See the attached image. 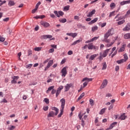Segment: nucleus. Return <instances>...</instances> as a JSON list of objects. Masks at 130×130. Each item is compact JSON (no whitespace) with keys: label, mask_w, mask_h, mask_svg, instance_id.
I'll return each mask as SVG.
<instances>
[{"label":"nucleus","mask_w":130,"mask_h":130,"mask_svg":"<svg viewBox=\"0 0 130 130\" xmlns=\"http://www.w3.org/2000/svg\"><path fill=\"white\" fill-rule=\"evenodd\" d=\"M95 13H96V10L95 9H93L92 11L88 13V15H87V16L88 17H91L93 16V15L95 14Z\"/></svg>","instance_id":"ddd939ff"},{"label":"nucleus","mask_w":130,"mask_h":130,"mask_svg":"<svg viewBox=\"0 0 130 130\" xmlns=\"http://www.w3.org/2000/svg\"><path fill=\"white\" fill-rule=\"evenodd\" d=\"M106 68H107V66L106 65V62H105L103 63L102 70H106Z\"/></svg>","instance_id":"c9c22d12"},{"label":"nucleus","mask_w":130,"mask_h":130,"mask_svg":"<svg viewBox=\"0 0 130 130\" xmlns=\"http://www.w3.org/2000/svg\"><path fill=\"white\" fill-rule=\"evenodd\" d=\"M53 89H54V86H50L48 88V90L46 91V93L47 94H48L49 92H50V91H51V90H53Z\"/></svg>","instance_id":"393cba45"},{"label":"nucleus","mask_w":130,"mask_h":130,"mask_svg":"<svg viewBox=\"0 0 130 130\" xmlns=\"http://www.w3.org/2000/svg\"><path fill=\"white\" fill-rule=\"evenodd\" d=\"M44 102L46 104H48L49 103V100L47 98H45L44 99Z\"/></svg>","instance_id":"8fccbe9b"},{"label":"nucleus","mask_w":130,"mask_h":130,"mask_svg":"<svg viewBox=\"0 0 130 130\" xmlns=\"http://www.w3.org/2000/svg\"><path fill=\"white\" fill-rule=\"evenodd\" d=\"M126 47V45L124 44L122 46L120 49L118 50V52H122V51H124L125 49V47Z\"/></svg>","instance_id":"f3484780"},{"label":"nucleus","mask_w":130,"mask_h":130,"mask_svg":"<svg viewBox=\"0 0 130 130\" xmlns=\"http://www.w3.org/2000/svg\"><path fill=\"white\" fill-rule=\"evenodd\" d=\"M126 117H127V116L125 115V113H123L118 118V119H120L121 120H124V119H125V118H126Z\"/></svg>","instance_id":"4468645a"},{"label":"nucleus","mask_w":130,"mask_h":130,"mask_svg":"<svg viewBox=\"0 0 130 130\" xmlns=\"http://www.w3.org/2000/svg\"><path fill=\"white\" fill-rule=\"evenodd\" d=\"M32 51L31 50H29L28 51V55H31V54H32Z\"/></svg>","instance_id":"774afa93"},{"label":"nucleus","mask_w":130,"mask_h":130,"mask_svg":"<svg viewBox=\"0 0 130 130\" xmlns=\"http://www.w3.org/2000/svg\"><path fill=\"white\" fill-rule=\"evenodd\" d=\"M9 20H10V18L7 17L6 18H4L3 19V21H4V22H8V21H9Z\"/></svg>","instance_id":"5fc2aeb1"},{"label":"nucleus","mask_w":130,"mask_h":130,"mask_svg":"<svg viewBox=\"0 0 130 130\" xmlns=\"http://www.w3.org/2000/svg\"><path fill=\"white\" fill-rule=\"evenodd\" d=\"M107 32L110 34V35L111 36L114 34V30H113V28H111L110 29H108Z\"/></svg>","instance_id":"aec40b11"},{"label":"nucleus","mask_w":130,"mask_h":130,"mask_svg":"<svg viewBox=\"0 0 130 130\" xmlns=\"http://www.w3.org/2000/svg\"><path fill=\"white\" fill-rule=\"evenodd\" d=\"M55 114L54 112L50 111L48 115V117H54Z\"/></svg>","instance_id":"6ab92c4d"},{"label":"nucleus","mask_w":130,"mask_h":130,"mask_svg":"<svg viewBox=\"0 0 130 130\" xmlns=\"http://www.w3.org/2000/svg\"><path fill=\"white\" fill-rule=\"evenodd\" d=\"M89 103L91 106H93L94 105V100L92 99L89 100Z\"/></svg>","instance_id":"c03bdc74"},{"label":"nucleus","mask_w":130,"mask_h":130,"mask_svg":"<svg viewBox=\"0 0 130 130\" xmlns=\"http://www.w3.org/2000/svg\"><path fill=\"white\" fill-rule=\"evenodd\" d=\"M124 39H130V33H127L124 36Z\"/></svg>","instance_id":"c85d7f7f"},{"label":"nucleus","mask_w":130,"mask_h":130,"mask_svg":"<svg viewBox=\"0 0 130 130\" xmlns=\"http://www.w3.org/2000/svg\"><path fill=\"white\" fill-rule=\"evenodd\" d=\"M62 114H63V109H60V113L58 115V117H61V115H62Z\"/></svg>","instance_id":"72a5a7b5"},{"label":"nucleus","mask_w":130,"mask_h":130,"mask_svg":"<svg viewBox=\"0 0 130 130\" xmlns=\"http://www.w3.org/2000/svg\"><path fill=\"white\" fill-rule=\"evenodd\" d=\"M124 23H125V20H123L117 22V25H122Z\"/></svg>","instance_id":"473e14b6"},{"label":"nucleus","mask_w":130,"mask_h":130,"mask_svg":"<svg viewBox=\"0 0 130 130\" xmlns=\"http://www.w3.org/2000/svg\"><path fill=\"white\" fill-rule=\"evenodd\" d=\"M61 73L62 74V77H66V76H67V74H68V71H67V67L63 68L61 70Z\"/></svg>","instance_id":"423d86ee"},{"label":"nucleus","mask_w":130,"mask_h":130,"mask_svg":"<svg viewBox=\"0 0 130 130\" xmlns=\"http://www.w3.org/2000/svg\"><path fill=\"white\" fill-rule=\"evenodd\" d=\"M72 86H73V84H72V83L71 84H67L65 86V92H68V91H69V90H70V88H71V87H72Z\"/></svg>","instance_id":"9d476101"},{"label":"nucleus","mask_w":130,"mask_h":130,"mask_svg":"<svg viewBox=\"0 0 130 130\" xmlns=\"http://www.w3.org/2000/svg\"><path fill=\"white\" fill-rule=\"evenodd\" d=\"M130 14V10H128L125 14V17H127V16H128V15Z\"/></svg>","instance_id":"e2e57ef3"},{"label":"nucleus","mask_w":130,"mask_h":130,"mask_svg":"<svg viewBox=\"0 0 130 130\" xmlns=\"http://www.w3.org/2000/svg\"><path fill=\"white\" fill-rule=\"evenodd\" d=\"M32 66H33L32 64H28L26 66V69H31L32 68Z\"/></svg>","instance_id":"49530a36"},{"label":"nucleus","mask_w":130,"mask_h":130,"mask_svg":"<svg viewBox=\"0 0 130 130\" xmlns=\"http://www.w3.org/2000/svg\"><path fill=\"white\" fill-rule=\"evenodd\" d=\"M107 108H103L102 110H101V111L99 112V114L102 115V114H104V113H105V111L106 110Z\"/></svg>","instance_id":"c756f323"},{"label":"nucleus","mask_w":130,"mask_h":130,"mask_svg":"<svg viewBox=\"0 0 130 130\" xmlns=\"http://www.w3.org/2000/svg\"><path fill=\"white\" fill-rule=\"evenodd\" d=\"M85 96V92H83L78 98V99H77L78 101H80V100H81V99H82V98H83V97H84Z\"/></svg>","instance_id":"7c9ffc66"},{"label":"nucleus","mask_w":130,"mask_h":130,"mask_svg":"<svg viewBox=\"0 0 130 130\" xmlns=\"http://www.w3.org/2000/svg\"><path fill=\"white\" fill-rule=\"evenodd\" d=\"M5 40V39L4 38H1L0 37V41H1L2 42H4Z\"/></svg>","instance_id":"338daca9"},{"label":"nucleus","mask_w":130,"mask_h":130,"mask_svg":"<svg viewBox=\"0 0 130 130\" xmlns=\"http://www.w3.org/2000/svg\"><path fill=\"white\" fill-rule=\"evenodd\" d=\"M113 43H114V42H111L110 44H107L106 46L107 47H110V46H112V45H113Z\"/></svg>","instance_id":"09e8293b"},{"label":"nucleus","mask_w":130,"mask_h":130,"mask_svg":"<svg viewBox=\"0 0 130 130\" xmlns=\"http://www.w3.org/2000/svg\"><path fill=\"white\" fill-rule=\"evenodd\" d=\"M109 36H111V35H110L109 32H107L104 35V38H108Z\"/></svg>","instance_id":"ea45409f"},{"label":"nucleus","mask_w":130,"mask_h":130,"mask_svg":"<svg viewBox=\"0 0 130 130\" xmlns=\"http://www.w3.org/2000/svg\"><path fill=\"white\" fill-rule=\"evenodd\" d=\"M12 79L13 80L11 81V84H17V81H16V80H15V79H19V77L18 76H13V77H12Z\"/></svg>","instance_id":"2eb2a0df"},{"label":"nucleus","mask_w":130,"mask_h":130,"mask_svg":"<svg viewBox=\"0 0 130 130\" xmlns=\"http://www.w3.org/2000/svg\"><path fill=\"white\" fill-rule=\"evenodd\" d=\"M52 64H53V60H50L49 61L46 67L45 68V71H47V70H48Z\"/></svg>","instance_id":"39448f33"},{"label":"nucleus","mask_w":130,"mask_h":130,"mask_svg":"<svg viewBox=\"0 0 130 130\" xmlns=\"http://www.w3.org/2000/svg\"><path fill=\"white\" fill-rule=\"evenodd\" d=\"M117 124V122H113L109 127L110 129H112L115 125Z\"/></svg>","instance_id":"b1692460"},{"label":"nucleus","mask_w":130,"mask_h":130,"mask_svg":"<svg viewBox=\"0 0 130 130\" xmlns=\"http://www.w3.org/2000/svg\"><path fill=\"white\" fill-rule=\"evenodd\" d=\"M67 35H68V36H71V37L75 38V37H76V36H78V34L76 32H75V33L70 32V33H67Z\"/></svg>","instance_id":"9b49d317"},{"label":"nucleus","mask_w":130,"mask_h":130,"mask_svg":"<svg viewBox=\"0 0 130 130\" xmlns=\"http://www.w3.org/2000/svg\"><path fill=\"white\" fill-rule=\"evenodd\" d=\"M97 30H98V26H97V25H94L91 28L92 32H95V31H97Z\"/></svg>","instance_id":"bb28decb"},{"label":"nucleus","mask_w":130,"mask_h":130,"mask_svg":"<svg viewBox=\"0 0 130 130\" xmlns=\"http://www.w3.org/2000/svg\"><path fill=\"white\" fill-rule=\"evenodd\" d=\"M98 38H99V37H93L92 39H91V42H93V41H95V40H97Z\"/></svg>","instance_id":"a18cd8bd"},{"label":"nucleus","mask_w":130,"mask_h":130,"mask_svg":"<svg viewBox=\"0 0 130 130\" xmlns=\"http://www.w3.org/2000/svg\"><path fill=\"white\" fill-rule=\"evenodd\" d=\"M52 110H54V111H55V115H57V114H58L59 110L57 108L55 107H52Z\"/></svg>","instance_id":"412c9836"},{"label":"nucleus","mask_w":130,"mask_h":130,"mask_svg":"<svg viewBox=\"0 0 130 130\" xmlns=\"http://www.w3.org/2000/svg\"><path fill=\"white\" fill-rule=\"evenodd\" d=\"M110 7L111 9H114V8H115V3H111L110 5Z\"/></svg>","instance_id":"4c0bfd02"},{"label":"nucleus","mask_w":130,"mask_h":130,"mask_svg":"<svg viewBox=\"0 0 130 130\" xmlns=\"http://www.w3.org/2000/svg\"><path fill=\"white\" fill-rule=\"evenodd\" d=\"M80 42H81V40H78L75 41L74 42H73L72 45H76V44H77V43H80Z\"/></svg>","instance_id":"58836bf2"},{"label":"nucleus","mask_w":130,"mask_h":130,"mask_svg":"<svg viewBox=\"0 0 130 130\" xmlns=\"http://www.w3.org/2000/svg\"><path fill=\"white\" fill-rule=\"evenodd\" d=\"M48 106H45L43 107V109L44 110V111H47V110H48Z\"/></svg>","instance_id":"4d7b16f0"},{"label":"nucleus","mask_w":130,"mask_h":130,"mask_svg":"<svg viewBox=\"0 0 130 130\" xmlns=\"http://www.w3.org/2000/svg\"><path fill=\"white\" fill-rule=\"evenodd\" d=\"M104 41H105V42H107V43H109L110 42V40L108 39L107 38H105Z\"/></svg>","instance_id":"3c124183"},{"label":"nucleus","mask_w":130,"mask_h":130,"mask_svg":"<svg viewBox=\"0 0 130 130\" xmlns=\"http://www.w3.org/2000/svg\"><path fill=\"white\" fill-rule=\"evenodd\" d=\"M108 83V81H107V80L105 79L103 81V82L100 87V89H104V88H105V86H107Z\"/></svg>","instance_id":"0eeeda50"},{"label":"nucleus","mask_w":130,"mask_h":130,"mask_svg":"<svg viewBox=\"0 0 130 130\" xmlns=\"http://www.w3.org/2000/svg\"><path fill=\"white\" fill-rule=\"evenodd\" d=\"M54 14H55V15L58 17V18H60V16L62 17V16L63 15H64V13H63V12L61 11H59L58 12H57V11H54Z\"/></svg>","instance_id":"7ed1b4c3"},{"label":"nucleus","mask_w":130,"mask_h":130,"mask_svg":"<svg viewBox=\"0 0 130 130\" xmlns=\"http://www.w3.org/2000/svg\"><path fill=\"white\" fill-rule=\"evenodd\" d=\"M109 50H110V49H108L104 51L103 52L100 53V56L99 57L100 60H102L103 59V58L106 57L109 53Z\"/></svg>","instance_id":"f257e3e1"},{"label":"nucleus","mask_w":130,"mask_h":130,"mask_svg":"<svg viewBox=\"0 0 130 130\" xmlns=\"http://www.w3.org/2000/svg\"><path fill=\"white\" fill-rule=\"evenodd\" d=\"M98 55H99L98 54H94L93 55H92L91 56H90L89 59L90 60H93L94 58H95V57H97Z\"/></svg>","instance_id":"4be33fe9"},{"label":"nucleus","mask_w":130,"mask_h":130,"mask_svg":"<svg viewBox=\"0 0 130 130\" xmlns=\"http://www.w3.org/2000/svg\"><path fill=\"white\" fill-rule=\"evenodd\" d=\"M124 59H124V60H125V61H126V60H127L128 57H127V55H126V54H124Z\"/></svg>","instance_id":"13d9d810"},{"label":"nucleus","mask_w":130,"mask_h":130,"mask_svg":"<svg viewBox=\"0 0 130 130\" xmlns=\"http://www.w3.org/2000/svg\"><path fill=\"white\" fill-rule=\"evenodd\" d=\"M93 80V79L92 78H88L87 77L84 78L82 80V82H84L85 81H88V82H92Z\"/></svg>","instance_id":"5701e85b"},{"label":"nucleus","mask_w":130,"mask_h":130,"mask_svg":"<svg viewBox=\"0 0 130 130\" xmlns=\"http://www.w3.org/2000/svg\"><path fill=\"white\" fill-rule=\"evenodd\" d=\"M116 62H117L118 64H121V63H123V62H125V60L123 59H121L120 60H117Z\"/></svg>","instance_id":"a878e982"},{"label":"nucleus","mask_w":130,"mask_h":130,"mask_svg":"<svg viewBox=\"0 0 130 130\" xmlns=\"http://www.w3.org/2000/svg\"><path fill=\"white\" fill-rule=\"evenodd\" d=\"M63 89V86L62 85H60L57 89L56 91V97H58V95L60 94V92Z\"/></svg>","instance_id":"20e7f679"},{"label":"nucleus","mask_w":130,"mask_h":130,"mask_svg":"<svg viewBox=\"0 0 130 130\" xmlns=\"http://www.w3.org/2000/svg\"><path fill=\"white\" fill-rule=\"evenodd\" d=\"M40 24L42 25V26H43V27H45V28H47V27H49L50 25L48 22L45 21H41Z\"/></svg>","instance_id":"6e6552de"},{"label":"nucleus","mask_w":130,"mask_h":130,"mask_svg":"<svg viewBox=\"0 0 130 130\" xmlns=\"http://www.w3.org/2000/svg\"><path fill=\"white\" fill-rule=\"evenodd\" d=\"M16 128V126L14 125H11L10 127H8L9 130H14Z\"/></svg>","instance_id":"a19ab883"},{"label":"nucleus","mask_w":130,"mask_h":130,"mask_svg":"<svg viewBox=\"0 0 130 130\" xmlns=\"http://www.w3.org/2000/svg\"><path fill=\"white\" fill-rule=\"evenodd\" d=\"M44 36L45 38H52V36L50 35H45Z\"/></svg>","instance_id":"de8ad7c7"},{"label":"nucleus","mask_w":130,"mask_h":130,"mask_svg":"<svg viewBox=\"0 0 130 130\" xmlns=\"http://www.w3.org/2000/svg\"><path fill=\"white\" fill-rule=\"evenodd\" d=\"M56 92V90L54 88L52 90L51 94H55V92Z\"/></svg>","instance_id":"052dcab7"},{"label":"nucleus","mask_w":130,"mask_h":130,"mask_svg":"<svg viewBox=\"0 0 130 130\" xmlns=\"http://www.w3.org/2000/svg\"><path fill=\"white\" fill-rule=\"evenodd\" d=\"M119 14L117 15L115 17V19H116V22H118V21H121V20H122V19H123V18H122V17H119Z\"/></svg>","instance_id":"dca6fc26"},{"label":"nucleus","mask_w":130,"mask_h":130,"mask_svg":"<svg viewBox=\"0 0 130 130\" xmlns=\"http://www.w3.org/2000/svg\"><path fill=\"white\" fill-rule=\"evenodd\" d=\"M74 20H77V21H79L80 20V17L78 16H74Z\"/></svg>","instance_id":"603ef678"},{"label":"nucleus","mask_w":130,"mask_h":130,"mask_svg":"<svg viewBox=\"0 0 130 130\" xmlns=\"http://www.w3.org/2000/svg\"><path fill=\"white\" fill-rule=\"evenodd\" d=\"M41 49H42V47H36L34 49L35 51H41Z\"/></svg>","instance_id":"f704fd0d"},{"label":"nucleus","mask_w":130,"mask_h":130,"mask_svg":"<svg viewBox=\"0 0 130 130\" xmlns=\"http://www.w3.org/2000/svg\"><path fill=\"white\" fill-rule=\"evenodd\" d=\"M87 85H88V82H85L83 83V88H85V87H86L87 86Z\"/></svg>","instance_id":"69168bd1"},{"label":"nucleus","mask_w":130,"mask_h":130,"mask_svg":"<svg viewBox=\"0 0 130 130\" xmlns=\"http://www.w3.org/2000/svg\"><path fill=\"white\" fill-rule=\"evenodd\" d=\"M81 122V125L84 127V126H85V121H84L83 120H82Z\"/></svg>","instance_id":"680f3d73"},{"label":"nucleus","mask_w":130,"mask_h":130,"mask_svg":"<svg viewBox=\"0 0 130 130\" xmlns=\"http://www.w3.org/2000/svg\"><path fill=\"white\" fill-rule=\"evenodd\" d=\"M98 21V18H95L93 20H91L90 22H88L89 25H92L94 23H96Z\"/></svg>","instance_id":"a211bd4d"},{"label":"nucleus","mask_w":130,"mask_h":130,"mask_svg":"<svg viewBox=\"0 0 130 130\" xmlns=\"http://www.w3.org/2000/svg\"><path fill=\"white\" fill-rule=\"evenodd\" d=\"M69 10H70V5H68L67 6H65L64 8H63V10L64 11V12H67L68 11H69Z\"/></svg>","instance_id":"2f4dec72"},{"label":"nucleus","mask_w":130,"mask_h":130,"mask_svg":"<svg viewBox=\"0 0 130 130\" xmlns=\"http://www.w3.org/2000/svg\"><path fill=\"white\" fill-rule=\"evenodd\" d=\"M130 30V25L129 23L126 24L125 27L123 28V31L126 32L127 31H129Z\"/></svg>","instance_id":"f8f14e48"},{"label":"nucleus","mask_w":130,"mask_h":130,"mask_svg":"<svg viewBox=\"0 0 130 130\" xmlns=\"http://www.w3.org/2000/svg\"><path fill=\"white\" fill-rule=\"evenodd\" d=\"M112 16H115V11H113L110 13L109 17H112Z\"/></svg>","instance_id":"79ce46f5"},{"label":"nucleus","mask_w":130,"mask_h":130,"mask_svg":"<svg viewBox=\"0 0 130 130\" xmlns=\"http://www.w3.org/2000/svg\"><path fill=\"white\" fill-rule=\"evenodd\" d=\"M52 52H54V49L52 48L49 50V53H52Z\"/></svg>","instance_id":"864d4df0"},{"label":"nucleus","mask_w":130,"mask_h":130,"mask_svg":"<svg viewBox=\"0 0 130 130\" xmlns=\"http://www.w3.org/2000/svg\"><path fill=\"white\" fill-rule=\"evenodd\" d=\"M106 22L102 23L101 25V27H102V28H103V27H105L106 26Z\"/></svg>","instance_id":"6e6d98bb"},{"label":"nucleus","mask_w":130,"mask_h":130,"mask_svg":"<svg viewBox=\"0 0 130 130\" xmlns=\"http://www.w3.org/2000/svg\"><path fill=\"white\" fill-rule=\"evenodd\" d=\"M15 2L13 1H10L9 2L8 6H9V7H12L15 6Z\"/></svg>","instance_id":"cd10ccee"},{"label":"nucleus","mask_w":130,"mask_h":130,"mask_svg":"<svg viewBox=\"0 0 130 130\" xmlns=\"http://www.w3.org/2000/svg\"><path fill=\"white\" fill-rule=\"evenodd\" d=\"M115 70L116 72H117V71L119 70V66H116Z\"/></svg>","instance_id":"0e129e2a"},{"label":"nucleus","mask_w":130,"mask_h":130,"mask_svg":"<svg viewBox=\"0 0 130 130\" xmlns=\"http://www.w3.org/2000/svg\"><path fill=\"white\" fill-rule=\"evenodd\" d=\"M87 48L89 50H92V49H94V50H98L99 49V47L98 46H96L93 45V43H90L87 45Z\"/></svg>","instance_id":"f03ea898"},{"label":"nucleus","mask_w":130,"mask_h":130,"mask_svg":"<svg viewBox=\"0 0 130 130\" xmlns=\"http://www.w3.org/2000/svg\"><path fill=\"white\" fill-rule=\"evenodd\" d=\"M59 22H60V23H66V22H67V19L66 18H62L61 19H59Z\"/></svg>","instance_id":"e433bc0d"},{"label":"nucleus","mask_w":130,"mask_h":130,"mask_svg":"<svg viewBox=\"0 0 130 130\" xmlns=\"http://www.w3.org/2000/svg\"><path fill=\"white\" fill-rule=\"evenodd\" d=\"M61 102V109H64V106L66 105V100L64 99H61L60 100Z\"/></svg>","instance_id":"1a4fd4ad"},{"label":"nucleus","mask_w":130,"mask_h":130,"mask_svg":"<svg viewBox=\"0 0 130 130\" xmlns=\"http://www.w3.org/2000/svg\"><path fill=\"white\" fill-rule=\"evenodd\" d=\"M68 55H72V54H73V51L70 50V51L68 52Z\"/></svg>","instance_id":"bf43d9fd"},{"label":"nucleus","mask_w":130,"mask_h":130,"mask_svg":"<svg viewBox=\"0 0 130 130\" xmlns=\"http://www.w3.org/2000/svg\"><path fill=\"white\" fill-rule=\"evenodd\" d=\"M41 5V2H39L36 5V8L38 10V8H39V6Z\"/></svg>","instance_id":"37998d69"}]
</instances>
